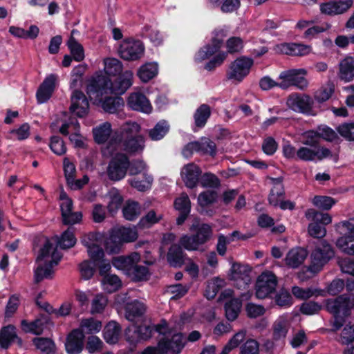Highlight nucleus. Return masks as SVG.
Returning <instances> with one entry per match:
<instances>
[{
  "label": "nucleus",
  "mask_w": 354,
  "mask_h": 354,
  "mask_svg": "<svg viewBox=\"0 0 354 354\" xmlns=\"http://www.w3.org/2000/svg\"><path fill=\"white\" fill-rule=\"evenodd\" d=\"M133 73L127 70L113 82L105 75L93 77L86 86V93L94 104H99L107 113H115L124 106L120 97H104V95L124 94L133 84Z\"/></svg>",
  "instance_id": "nucleus-1"
},
{
  "label": "nucleus",
  "mask_w": 354,
  "mask_h": 354,
  "mask_svg": "<svg viewBox=\"0 0 354 354\" xmlns=\"http://www.w3.org/2000/svg\"><path fill=\"white\" fill-rule=\"evenodd\" d=\"M185 315L173 316L169 321L162 319L153 324L154 331L162 337L156 346H147L141 354H178L185 345L183 335L179 332L185 323Z\"/></svg>",
  "instance_id": "nucleus-2"
},
{
  "label": "nucleus",
  "mask_w": 354,
  "mask_h": 354,
  "mask_svg": "<svg viewBox=\"0 0 354 354\" xmlns=\"http://www.w3.org/2000/svg\"><path fill=\"white\" fill-rule=\"evenodd\" d=\"M140 124L136 122L124 123L103 148V155L107 157L113 156L119 149L130 155L141 153L145 147V140L140 133Z\"/></svg>",
  "instance_id": "nucleus-3"
},
{
  "label": "nucleus",
  "mask_w": 354,
  "mask_h": 354,
  "mask_svg": "<svg viewBox=\"0 0 354 354\" xmlns=\"http://www.w3.org/2000/svg\"><path fill=\"white\" fill-rule=\"evenodd\" d=\"M62 254L57 250L53 243L46 239L37 258V266L35 270V281L36 283L44 279L53 277V268L57 266L62 259Z\"/></svg>",
  "instance_id": "nucleus-4"
},
{
  "label": "nucleus",
  "mask_w": 354,
  "mask_h": 354,
  "mask_svg": "<svg viewBox=\"0 0 354 354\" xmlns=\"http://www.w3.org/2000/svg\"><path fill=\"white\" fill-rule=\"evenodd\" d=\"M140 259V256L138 253L133 252L129 256H120L114 258L112 264L118 270H122L133 281L147 280L149 272L147 267L137 264Z\"/></svg>",
  "instance_id": "nucleus-5"
},
{
  "label": "nucleus",
  "mask_w": 354,
  "mask_h": 354,
  "mask_svg": "<svg viewBox=\"0 0 354 354\" xmlns=\"http://www.w3.org/2000/svg\"><path fill=\"white\" fill-rule=\"evenodd\" d=\"M335 252L330 244L326 241H322L318 245L315 247L310 254V264L309 266L306 267V271L309 272L310 274L304 276V272H300L298 274V277L304 281L307 279L311 278L314 274L318 273L324 266L334 257Z\"/></svg>",
  "instance_id": "nucleus-6"
},
{
  "label": "nucleus",
  "mask_w": 354,
  "mask_h": 354,
  "mask_svg": "<svg viewBox=\"0 0 354 354\" xmlns=\"http://www.w3.org/2000/svg\"><path fill=\"white\" fill-rule=\"evenodd\" d=\"M336 229L343 235L337 240V248L347 254L354 255V219L339 223Z\"/></svg>",
  "instance_id": "nucleus-7"
},
{
  "label": "nucleus",
  "mask_w": 354,
  "mask_h": 354,
  "mask_svg": "<svg viewBox=\"0 0 354 354\" xmlns=\"http://www.w3.org/2000/svg\"><path fill=\"white\" fill-rule=\"evenodd\" d=\"M306 75L307 71L305 68H292L282 71L279 76L281 80L279 88L287 89L290 86H295L300 90H304L308 86V82L305 77Z\"/></svg>",
  "instance_id": "nucleus-8"
},
{
  "label": "nucleus",
  "mask_w": 354,
  "mask_h": 354,
  "mask_svg": "<svg viewBox=\"0 0 354 354\" xmlns=\"http://www.w3.org/2000/svg\"><path fill=\"white\" fill-rule=\"evenodd\" d=\"M253 63V59L245 57H241L236 59L232 62L226 73L227 80L235 83L242 82L250 73Z\"/></svg>",
  "instance_id": "nucleus-9"
},
{
  "label": "nucleus",
  "mask_w": 354,
  "mask_h": 354,
  "mask_svg": "<svg viewBox=\"0 0 354 354\" xmlns=\"http://www.w3.org/2000/svg\"><path fill=\"white\" fill-rule=\"evenodd\" d=\"M277 285V277L272 272H262L258 277L256 282V297L261 299L270 297L274 293Z\"/></svg>",
  "instance_id": "nucleus-10"
},
{
  "label": "nucleus",
  "mask_w": 354,
  "mask_h": 354,
  "mask_svg": "<svg viewBox=\"0 0 354 354\" xmlns=\"http://www.w3.org/2000/svg\"><path fill=\"white\" fill-rule=\"evenodd\" d=\"M326 308L335 317L347 316L350 310L354 308V294L342 295L335 299L326 301Z\"/></svg>",
  "instance_id": "nucleus-11"
},
{
  "label": "nucleus",
  "mask_w": 354,
  "mask_h": 354,
  "mask_svg": "<svg viewBox=\"0 0 354 354\" xmlns=\"http://www.w3.org/2000/svg\"><path fill=\"white\" fill-rule=\"evenodd\" d=\"M118 53L124 60L136 61L144 55L145 46L140 40L127 39L120 45Z\"/></svg>",
  "instance_id": "nucleus-12"
},
{
  "label": "nucleus",
  "mask_w": 354,
  "mask_h": 354,
  "mask_svg": "<svg viewBox=\"0 0 354 354\" xmlns=\"http://www.w3.org/2000/svg\"><path fill=\"white\" fill-rule=\"evenodd\" d=\"M129 166V160L127 155L122 153H115L107 168V175L109 179L118 181L124 178Z\"/></svg>",
  "instance_id": "nucleus-13"
},
{
  "label": "nucleus",
  "mask_w": 354,
  "mask_h": 354,
  "mask_svg": "<svg viewBox=\"0 0 354 354\" xmlns=\"http://www.w3.org/2000/svg\"><path fill=\"white\" fill-rule=\"evenodd\" d=\"M212 44H207L201 48L195 55V60L201 62L209 58L221 48L223 39L227 36V31L224 29H217L213 32Z\"/></svg>",
  "instance_id": "nucleus-14"
},
{
  "label": "nucleus",
  "mask_w": 354,
  "mask_h": 354,
  "mask_svg": "<svg viewBox=\"0 0 354 354\" xmlns=\"http://www.w3.org/2000/svg\"><path fill=\"white\" fill-rule=\"evenodd\" d=\"M98 236L97 233H89L82 239V243L87 248L88 254L94 264H97L104 257V252L98 243Z\"/></svg>",
  "instance_id": "nucleus-15"
},
{
  "label": "nucleus",
  "mask_w": 354,
  "mask_h": 354,
  "mask_svg": "<svg viewBox=\"0 0 354 354\" xmlns=\"http://www.w3.org/2000/svg\"><path fill=\"white\" fill-rule=\"evenodd\" d=\"M88 109L89 103L84 93L75 89L71 96V112L80 118H82L88 113Z\"/></svg>",
  "instance_id": "nucleus-16"
},
{
  "label": "nucleus",
  "mask_w": 354,
  "mask_h": 354,
  "mask_svg": "<svg viewBox=\"0 0 354 354\" xmlns=\"http://www.w3.org/2000/svg\"><path fill=\"white\" fill-rule=\"evenodd\" d=\"M311 46L297 43H281L274 47V50L278 54H285L290 56H304L311 52Z\"/></svg>",
  "instance_id": "nucleus-17"
},
{
  "label": "nucleus",
  "mask_w": 354,
  "mask_h": 354,
  "mask_svg": "<svg viewBox=\"0 0 354 354\" xmlns=\"http://www.w3.org/2000/svg\"><path fill=\"white\" fill-rule=\"evenodd\" d=\"M286 104L292 111L306 113L311 109L313 101L310 97L307 95L292 93L289 95Z\"/></svg>",
  "instance_id": "nucleus-18"
},
{
  "label": "nucleus",
  "mask_w": 354,
  "mask_h": 354,
  "mask_svg": "<svg viewBox=\"0 0 354 354\" xmlns=\"http://www.w3.org/2000/svg\"><path fill=\"white\" fill-rule=\"evenodd\" d=\"M127 103L128 106L133 111L150 113L152 110L149 100L147 98L145 95L141 92L138 91L130 93L127 98Z\"/></svg>",
  "instance_id": "nucleus-19"
},
{
  "label": "nucleus",
  "mask_w": 354,
  "mask_h": 354,
  "mask_svg": "<svg viewBox=\"0 0 354 354\" xmlns=\"http://www.w3.org/2000/svg\"><path fill=\"white\" fill-rule=\"evenodd\" d=\"M84 335L80 329L73 330L68 335L65 343L68 354H80L84 348Z\"/></svg>",
  "instance_id": "nucleus-20"
},
{
  "label": "nucleus",
  "mask_w": 354,
  "mask_h": 354,
  "mask_svg": "<svg viewBox=\"0 0 354 354\" xmlns=\"http://www.w3.org/2000/svg\"><path fill=\"white\" fill-rule=\"evenodd\" d=\"M353 0L331 1L320 4L322 14L335 15L342 14L348 10L353 5Z\"/></svg>",
  "instance_id": "nucleus-21"
},
{
  "label": "nucleus",
  "mask_w": 354,
  "mask_h": 354,
  "mask_svg": "<svg viewBox=\"0 0 354 354\" xmlns=\"http://www.w3.org/2000/svg\"><path fill=\"white\" fill-rule=\"evenodd\" d=\"M57 79V76L55 74H50L45 78L36 93L39 103H44L50 99L55 88Z\"/></svg>",
  "instance_id": "nucleus-22"
},
{
  "label": "nucleus",
  "mask_w": 354,
  "mask_h": 354,
  "mask_svg": "<svg viewBox=\"0 0 354 354\" xmlns=\"http://www.w3.org/2000/svg\"><path fill=\"white\" fill-rule=\"evenodd\" d=\"M180 174L185 185L189 188H193L199 181L201 170L196 164L189 163L183 167Z\"/></svg>",
  "instance_id": "nucleus-23"
},
{
  "label": "nucleus",
  "mask_w": 354,
  "mask_h": 354,
  "mask_svg": "<svg viewBox=\"0 0 354 354\" xmlns=\"http://www.w3.org/2000/svg\"><path fill=\"white\" fill-rule=\"evenodd\" d=\"M79 129L80 124L76 119H71L70 121L66 122L61 126L59 132L64 135L68 136L70 131H74L70 136L69 138L76 147H82L84 145V142L79 138Z\"/></svg>",
  "instance_id": "nucleus-24"
},
{
  "label": "nucleus",
  "mask_w": 354,
  "mask_h": 354,
  "mask_svg": "<svg viewBox=\"0 0 354 354\" xmlns=\"http://www.w3.org/2000/svg\"><path fill=\"white\" fill-rule=\"evenodd\" d=\"M15 342L21 344V340L17 335L16 328L12 325L3 327L0 331L1 348L8 349Z\"/></svg>",
  "instance_id": "nucleus-25"
},
{
  "label": "nucleus",
  "mask_w": 354,
  "mask_h": 354,
  "mask_svg": "<svg viewBox=\"0 0 354 354\" xmlns=\"http://www.w3.org/2000/svg\"><path fill=\"white\" fill-rule=\"evenodd\" d=\"M290 326V319L288 315L279 316L272 325V338L275 341L285 339Z\"/></svg>",
  "instance_id": "nucleus-26"
},
{
  "label": "nucleus",
  "mask_w": 354,
  "mask_h": 354,
  "mask_svg": "<svg viewBox=\"0 0 354 354\" xmlns=\"http://www.w3.org/2000/svg\"><path fill=\"white\" fill-rule=\"evenodd\" d=\"M48 322V316L41 315L39 318L31 322H28L26 320H22L21 322V326L25 333H30L38 335L43 333L44 327Z\"/></svg>",
  "instance_id": "nucleus-27"
},
{
  "label": "nucleus",
  "mask_w": 354,
  "mask_h": 354,
  "mask_svg": "<svg viewBox=\"0 0 354 354\" xmlns=\"http://www.w3.org/2000/svg\"><path fill=\"white\" fill-rule=\"evenodd\" d=\"M308 256V252L303 248H295L286 256V264L292 268H297L301 265Z\"/></svg>",
  "instance_id": "nucleus-28"
},
{
  "label": "nucleus",
  "mask_w": 354,
  "mask_h": 354,
  "mask_svg": "<svg viewBox=\"0 0 354 354\" xmlns=\"http://www.w3.org/2000/svg\"><path fill=\"white\" fill-rule=\"evenodd\" d=\"M125 317L131 322L140 317L146 311V306L144 303L137 300L127 301L124 306Z\"/></svg>",
  "instance_id": "nucleus-29"
},
{
  "label": "nucleus",
  "mask_w": 354,
  "mask_h": 354,
  "mask_svg": "<svg viewBox=\"0 0 354 354\" xmlns=\"http://www.w3.org/2000/svg\"><path fill=\"white\" fill-rule=\"evenodd\" d=\"M250 272L249 266L233 263L230 269V277L232 280L240 281L244 286H248L250 282Z\"/></svg>",
  "instance_id": "nucleus-30"
},
{
  "label": "nucleus",
  "mask_w": 354,
  "mask_h": 354,
  "mask_svg": "<svg viewBox=\"0 0 354 354\" xmlns=\"http://www.w3.org/2000/svg\"><path fill=\"white\" fill-rule=\"evenodd\" d=\"M339 78L344 82H350L354 79V58L348 57L339 63Z\"/></svg>",
  "instance_id": "nucleus-31"
},
{
  "label": "nucleus",
  "mask_w": 354,
  "mask_h": 354,
  "mask_svg": "<svg viewBox=\"0 0 354 354\" xmlns=\"http://www.w3.org/2000/svg\"><path fill=\"white\" fill-rule=\"evenodd\" d=\"M158 73V64L157 62H147L142 64L138 70L137 75L142 82H148L154 78Z\"/></svg>",
  "instance_id": "nucleus-32"
},
{
  "label": "nucleus",
  "mask_w": 354,
  "mask_h": 354,
  "mask_svg": "<svg viewBox=\"0 0 354 354\" xmlns=\"http://www.w3.org/2000/svg\"><path fill=\"white\" fill-rule=\"evenodd\" d=\"M292 293L295 297L303 300H306L313 297H317L319 296H326L325 290L313 287L302 288L299 286H293L292 288Z\"/></svg>",
  "instance_id": "nucleus-33"
},
{
  "label": "nucleus",
  "mask_w": 354,
  "mask_h": 354,
  "mask_svg": "<svg viewBox=\"0 0 354 354\" xmlns=\"http://www.w3.org/2000/svg\"><path fill=\"white\" fill-rule=\"evenodd\" d=\"M186 254L183 252L180 245L173 244L167 253V261L171 266L180 267L185 261Z\"/></svg>",
  "instance_id": "nucleus-34"
},
{
  "label": "nucleus",
  "mask_w": 354,
  "mask_h": 354,
  "mask_svg": "<svg viewBox=\"0 0 354 354\" xmlns=\"http://www.w3.org/2000/svg\"><path fill=\"white\" fill-rule=\"evenodd\" d=\"M306 135L308 138L319 137L329 142H332L337 138L336 132L326 125H320L316 131H308L306 133Z\"/></svg>",
  "instance_id": "nucleus-35"
},
{
  "label": "nucleus",
  "mask_w": 354,
  "mask_h": 354,
  "mask_svg": "<svg viewBox=\"0 0 354 354\" xmlns=\"http://www.w3.org/2000/svg\"><path fill=\"white\" fill-rule=\"evenodd\" d=\"M274 187L269 195V203L274 207H279L281 201L284 198V189L281 178H276L274 180Z\"/></svg>",
  "instance_id": "nucleus-36"
},
{
  "label": "nucleus",
  "mask_w": 354,
  "mask_h": 354,
  "mask_svg": "<svg viewBox=\"0 0 354 354\" xmlns=\"http://www.w3.org/2000/svg\"><path fill=\"white\" fill-rule=\"evenodd\" d=\"M121 328L116 322H109L104 329V338L109 344H115L120 337Z\"/></svg>",
  "instance_id": "nucleus-37"
},
{
  "label": "nucleus",
  "mask_w": 354,
  "mask_h": 354,
  "mask_svg": "<svg viewBox=\"0 0 354 354\" xmlns=\"http://www.w3.org/2000/svg\"><path fill=\"white\" fill-rule=\"evenodd\" d=\"M194 230H196L194 235L201 245L207 242L212 236V226L209 224L203 223L198 227L193 224L190 227V230L193 231Z\"/></svg>",
  "instance_id": "nucleus-38"
},
{
  "label": "nucleus",
  "mask_w": 354,
  "mask_h": 354,
  "mask_svg": "<svg viewBox=\"0 0 354 354\" xmlns=\"http://www.w3.org/2000/svg\"><path fill=\"white\" fill-rule=\"evenodd\" d=\"M102 325V322L93 317L82 319L80 324V330L84 335L94 334L100 331Z\"/></svg>",
  "instance_id": "nucleus-39"
},
{
  "label": "nucleus",
  "mask_w": 354,
  "mask_h": 354,
  "mask_svg": "<svg viewBox=\"0 0 354 354\" xmlns=\"http://www.w3.org/2000/svg\"><path fill=\"white\" fill-rule=\"evenodd\" d=\"M127 181L132 187L139 192H144L151 189L153 177L148 174H144L142 180H140L138 177H133L129 178Z\"/></svg>",
  "instance_id": "nucleus-40"
},
{
  "label": "nucleus",
  "mask_w": 354,
  "mask_h": 354,
  "mask_svg": "<svg viewBox=\"0 0 354 354\" xmlns=\"http://www.w3.org/2000/svg\"><path fill=\"white\" fill-rule=\"evenodd\" d=\"M211 115V109L206 104H201L195 111L194 115V124L198 128L205 127Z\"/></svg>",
  "instance_id": "nucleus-41"
},
{
  "label": "nucleus",
  "mask_w": 354,
  "mask_h": 354,
  "mask_svg": "<svg viewBox=\"0 0 354 354\" xmlns=\"http://www.w3.org/2000/svg\"><path fill=\"white\" fill-rule=\"evenodd\" d=\"M241 306V300L239 298H232L225 303V310L227 320L234 321L237 318Z\"/></svg>",
  "instance_id": "nucleus-42"
},
{
  "label": "nucleus",
  "mask_w": 354,
  "mask_h": 354,
  "mask_svg": "<svg viewBox=\"0 0 354 354\" xmlns=\"http://www.w3.org/2000/svg\"><path fill=\"white\" fill-rule=\"evenodd\" d=\"M30 135V127L28 123H24L17 128L10 130L6 136V138L14 140H24Z\"/></svg>",
  "instance_id": "nucleus-43"
},
{
  "label": "nucleus",
  "mask_w": 354,
  "mask_h": 354,
  "mask_svg": "<svg viewBox=\"0 0 354 354\" xmlns=\"http://www.w3.org/2000/svg\"><path fill=\"white\" fill-rule=\"evenodd\" d=\"M122 213L125 219L133 221L141 214V207L136 201H128L122 208Z\"/></svg>",
  "instance_id": "nucleus-44"
},
{
  "label": "nucleus",
  "mask_w": 354,
  "mask_h": 354,
  "mask_svg": "<svg viewBox=\"0 0 354 354\" xmlns=\"http://www.w3.org/2000/svg\"><path fill=\"white\" fill-rule=\"evenodd\" d=\"M102 285L104 290L112 293L121 288L122 281L115 274H106L102 280Z\"/></svg>",
  "instance_id": "nucleus-45"
},
{
  "label": "nucleus",
  "mask_w": 354,
  "mask_h": 354,
  "mask_svg": "<svg viewBox=\"0 0 354 354\" xmlns=\"http://www.w3.org/2000/svg\"><path fill=\"white\" fill-rule=\"evenodd\" d=\"M112 231L122 243L134 241L138 237L136 230L131 227H120Z\"/></svg>",
  "instance_id": "nucleus-46"
},
{
  "label": "nucleus",
  "mask_w": 354,
  "mask_h": 354,
  "mask_svg": "<svg viewBox=\"0 0 354 354\" xmlns=\"http://www.w3.org/2000/svg\"><path fill=\"white\" fill-rule=\"evenodd\" d=\"M306 218L312 221L313 223H317L322 225H328L331 223L332 218L327 213H322L314 209H308L305 212Z\"/></svg>",
  "instance_id": "nucleus-47"
},
{
  "label": "nucleus",
  "mask_w": 354,
  "mask_h": 354,
  "mask_svg": "<svg viewBox=\"0 0 354 354\" xmlns=\"http://www.w3.org/2000/svg\"><path fill=\"white\" fill-rule=\"evenodd\" d=\"M94 138L97 143H104L109 138L111 133V124L104 122L93 130Z\"/></svg>",
  "instance_id": "nucleus-48"
},
{
  "label": "nucleus",
  "mask_w": 354,
  "mask_h": 354,
  "mask_svg": "<svg viewBox=\"0 0 354 354\" xmlns=\"http://www.w3.org/2000/svg\"><path fill=\"white\" fill-rule=\"evenodd\" d=\"M104 71L109 75L115 76L120 75V77L123 73L122 63L115 58H106L104 61Z\"/></svg>",
  "instance_id": "nucleus-49"
},
{
  "label": "nucleus",
  "mask_w": 354,
  "mask_h": 354,
  "mask_svg": "<svg viewBox=\"0 0 354 354\" xmlns=\"http://www.w3.org/2000/svg\"><path fill=\"white\" fill-rule=\"evenodd\" d=\"M57 244L62 249H68L73 247L77 241L72 227L64 231L59 238L57 239Z\"/></svg>",
  "instance_id": "nucleus-50"
},
{
  "label": "nucleus",
  "mask_w": 354,
  "mask_h": 354,
  "mask_svg": "<svg viewBox=\"0 0 354 354\" xmlns=\"http://www.w3.org/2000/svg\"><path fill=\"white\" fill-rule=\"evenodd\" d=\"M142 37H147L154 46H160L163 41V37L158 30L150 26H145L142 30Z\"/></svg>",
  "instance_id": "nucleus-51"
},
{
  "label": "nucleus",
  "mask_w": 354,
  "mask_h": 354,
  "mask_svg": "<svg viewBox=\"0 0 354 354\" xmlns=\"http://www.w3.org/2000/svg\"><path fill=\"white\" fill-rule=\"evenodd\" d=\"M196 149L197 152L201 153H208L211 156L216 154V145L215 143L208 138H203L198 141H195Z\"/></svg>",
  "instance_id": "nucleus-52"
},
{
  "label": "nucleus",
  "mask_w": 354,
  "mask_h": 354,
  "mask_svg": "<svg viewBox=\"0 0 354 354\" xmlns=\"http://www.w3.org/2000/svg\"><path fill=\"white\" fill-rule=\"evenodd\" d=\"M67 46L69 48L73 59L77 62H81L84 58V48L75 38H69L67 41Z\"/></svg>",
  "instance_id": "nucleus-53"
},
{
  "label": "nucleus",
  "mask_w": 354,
  "mask_h": 354,
  "mask_svg": "<svg viewBox=\"0 0 354 354\" xmlns=\"http://www.w3.org/2000/svg\"><path fill=\"white\" fill-rule=\"evenodd\" d=\"M122 245V242L118 237H116V235L113 233V231L104 243L105 250L109 254L119 253Z\"/></svg>",
  "instance_id": "nucleus-54"
},
{
  "label": "nucleus",
  "mask_w": 354,
  "mask_h": 354,
  "mask_svg": "<svg viewBox=\"0 0 354 354\" xmlns=\"http://www.w3.org/2000/svg\"><path fill=\"white\" fill-rule=\"evenodd\" d=\"M169 129V126L166 121H160L150 130L149 137L153 140H161L167 134Z\"/></svg>",
  "instance_id": "nucleus-55"
},
{
  "label": "nucleus",
  "mask_w": 354,
  "mask_h": 354,
  "mask_svg": "<svg viewBox=\"0 0 354 354\" xmlns=\"http://www.w3.org/2000/svg\"><path fill=\"white\" fill-rule=\"evenodd\" d=\"M162 218L161 214H157L154 210H150L140 220L138 225L142 228H149L158 223Z\"/></svg>",
  "instance_id": "nucleus-56"
},
{
  "label": "nucleus",
  "mask_w": 354,
  "mask_h": 354,
  "mask_svg": "<svg viewBox=\"0 0 354 354\" xmlns=\"http://www.w3.org/2000/svg\"><path fill=\"white\" fill-rule=\"evenodd\" d=\"M334 93V85L328 83L319 88L314 95L315 100L318 102L327 101Z\"/></svg>",
  "instance_id": "nucleus-57"
},
{
  "label": "nucleus",
  "mask_w": 354,
  "mask_h": 354,
  "mask_svg": "<svg viewBox=\"0 0 354 354\" xmlns=\"http://www.w3.org/2000/svg\"><path fill=\"white\" fill-rule=\"evenodd\" d=\"M34 344L38 349L45 354H52L55 351V345L50 339L35 338Z\"/></svg>",
  "instance_id": "nucleus-58"
},
{
  "label": "nucleus",
  "mask_w": 354,
  "mask_h": 354,
  "mask_svg": "<svg viewBox=\"0 0 354 354\" xmlns=\"http://www.w3.org/2000/svg\"><path fill=\"white\" fill-rule=\"evenodd\" d=\"M49 147L51 151L57 156H62L66 152V145L62 138L58 136L50 138Z\"/></svg>",
  "instance_id": "nucleus-59"
},
{
  "label": "nucleus",
  "mask_w": 354,
  "mask_h": 354,
  "mask_svg": "<svg viewBox=\"0 0 354 354\" xmlns=\"http://www.w3.org/2000/svg\"><path fill=\"white\" fill-rule=\"evenodd\" d=\"M337 131L346 140L354 141V122H344L337 127Z\"/></svg>",
  "instance_id": "nucleus-60"
},
{
  "label": "nucleus",
  "mask_w": 354,
  "mask_h": 354,
  "mask_svg": "<svg viewBox=\"0 0 354 354\" xmlns=\"http://www.w3.org/2000/svg\"><path fill=\"white\" fill-rule=\"evenodd\" d=\"M218 197V194L214 190H207L201 193L198 196V203L201 207H205L214 203Z\"/></svg>",
  "instance_id": "nucleus-61"
},
{
  "label": "nucleus",
  "mask_w": 354,
  "mask_h": 354,
  "mask_svg": "<svg viewBox=\"0 0 354 354\" xmlns=\"http://www.w3.org/2000/svg\"><path fill=\"white\" fill-rule=\"evenodd\" d=\"M108 299L102 294L97 295L91 302V313H101L107 305Z\"/></svg>",
  "instance_id": "nucleus-62"
},
{
  "label": "nucleus",
  "mask_w": 354,
  "mask_h": 354,
  "mask_svg": "<svg viewBox=\"0 0 354 354\" xmlns=\"http://www.w3.org/2000/svg\"><path fill=\"white\" fill-rule=\"evenodd\" d=\"M245 336L244 331L236 333L224 346L221 354H228L232 349L236 348L242 342Z\"/></svg>",
  "instance_id": "nucleus-63"
},
{
  "label": "nucleus",
  "mask_w": 354,
  "mask_h": 354,
  "mask_svg": "<svg viewBox=\"0 0 354 354\" xmlns=\"http://www.w3.org/2000/svg\"><path fill=\"white\" fill-rule=\"evenodd\" d=\"M338 342L347 346L354 342V324L346 325L344 327Z\"/></svg>",
  "instance_id": "nucleus-64"
}]
</instances>
